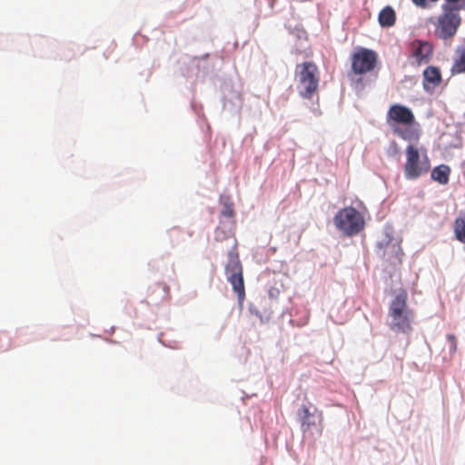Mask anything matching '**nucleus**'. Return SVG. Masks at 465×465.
I'll return each instance as SVG.
<instances>
[{
    "instance_id": "f257e3e1",
    "label": "nucleus",
    "mask_w": 465,
    "mask_h": 465,
    "mask_svg": "<svg viewBox=\"0 0 465 465\" xmlns=\"http://www.w3.org/2000/svg\"><path fill=\"white\" fill-rule=\"evenodd\" d=\"M387 124L392 130V133L405 141H418L420 132L413 128L415 116L412 111L402 104H392L386 114Z\"/></svg>"
},
{
    "instance_id": "f03ea898",
    "label": "nucleus",
    "mask_w": 465,
    "mask_h": 465,
    "mask_svg": "<svg viewBox=\"0 0 465 465\" xmlns=\"http://www.w3.org/2000/svg\"><path fill=\"white\" fill-rule=\"evenodd\" d=\"M408 293L401 289L395 295L389 306V316L391 320V329L397 332L409 333L411 331V323L414 313L408 307Z\"/></svg>"
},
{
    "instance_id": "7ed1b4c3",
    "label": "nucleus",
    "mask_w": 465,
    "mask_h": 465,
    "mask_svg": "<svg viewBox=\"0 0 465 465\" xmlns=\"http://www.w3.org/2000/svg\"><path fill=\"white\" fill-rule=\"evenodd\" d=\"M231 243V251L228 252V261L225 264V274L233 291L237 293L239 301L245 297L242 266L237 252V241L234 237H226Z\"/></svg>"
},
{
    "instance_id": "20e7f679",
    "label": "nucleus",
    "mask_w": 465,
    "mask_h": 465,
    "mask_svg": "<svg viewBox=\"0 0 465 465\" xmlns=\"http://www.w3.org/2000/svg\"><path fill=\"white\" fill-rule=\"evenodd\" d=\"M295 74L299 94L302 98L311 99L317 93L320 83V72L317 65L312 61L298 64Z\"/></svg>"
},
{
    "instance_id": "39448f33",
    "label": "nucleus",
    "mask_w": 465,
    "mask_h": 465,
    "mask_svg": "<svg viewBox=\"0 0 465 465\" xmlns=\"http://www.w3.org/2000/svg\"><path fill=\"white\" fill-rule=\"evenodd\" d=\"M405 156L404 174L407 179L416 180L430 171V161L426 150L420 152L413 144H409L405 149Z\"/></svg>"
},
{
    "instance_id": "423d86ee",
    "label": "nucleus",
    "mask_w": 465,
    "mask_h": 465,
    "mask_svg": "<svg viewBox=\"0 0 465 465\" xmlns=\"http://www.w3.org/2000/svg\"><path fill=\"white\" fill-rule=\"evenodd\" d=\"M458 8H450L449 5H442V13L434 23L435 35L443 40L451 39L461 24Z\"/></svg>"
},
{
    "instance_id": "0eeeda50",
    "label": "nucleus",
    "mask_w": 465,
    "mask_h": 465,
    "mask_svg": "<svg viewBox=\"0 0 465 465\" xmlns=\"http://www.w3.org/2000/svg\"><path fill=\"white\" fill-rule=\"evenodd\" d=\"M334 223L337 229L348 236L358 234L364 227L365 222L361 214L353 207L341 209L334 216Z\"/></svg>"
},
{
    "instance_id": "6e6552de",
    "label": "nucleus",
    "mask_w": 465,
    "mask_h": 465,
    "mask_svg": "<svg viewBox=\"0 0 465 465\" xmlns=\"http://www.w3.org/2000/svg\"><path fill=\"white\" fill-rule=\"evenodd\" d=\"M378 63L377 54L371 49L361 47L351 56V70L355 74L371 72Z\"/></svg>"
},
{
    "instance_id": "1a4fd4ad",
    "label": "nucleus",
    "mask_w": 465,
    "mask_h": 465,
    "mask_svg": "<svg viewBox=\"0 0 465 465\" xmlns=\"http://www.w3.org/2000/svg\"><path fill=\"white\" fill-rule=\"evenodd\" d=\"M298 418L301 422V428L303 432L310 430L316 426V420L321 423L322 421V412L314 408L311 411L306 405H302L298 411Z\"/></svg>"
},
{
    "instance_id": "9d476101",
    "label": "nucleus",
    "mask_w": 465,
    "mask_h": 465,
    "mask_svg": "<svg viewBox=\"0 0 465 465\" xmlns=\"http://www.w3.org/2000/svg\"><path fill=\"white\" fill-rule=\"evenodd\" d=\"M441 73L436 66H428L423 71L422 85L426 92L432 93L441 83Z\"/></svg>"
},
{
    "instance_id": "9b49d317",
    "label": "nucleus",
    "mask_w": 465,
    "mask_h": 465,
    "mask_svg": "<svg viewBox=\"0 0 465 465\" xmlns=\"http://www.w3.org/2000/svg\"><path fill=\"white\" fill-rule=\"evenodd\" d=\"M411 54L418 64L427 63L432 54V46L428 42L414 41L411 45Z\"/></svg>"
},
{
    "instance_id": "f8f14e48",
    "label": "nucleus",
    "mask_w": 465,
    "mask_h": 465,
    "mask_svg": "<svg viewBox=\"0 0 465 465\" xmlns=\"http://www.w3.org/2000/svg\"><path fill=\"white\" fill-rule=\"evenodd\" d=\"M450 72L451 74L465 73V40L455 49Z\"/></svg>"
},
{
    "instance_id": "ddd939ff",
    "label": "nucleus",
    "mask_w": 465,
    "mask_h": 465,
    "mask_svg": "<svg viewBox=\"0 0 465 465\" xmlns=\"http://www.w3.org/2000/svg\"><path fill=\"white\" fill-rule=\"evenodd\" d=\"M450 168L446 164H440L431 171V179L440 184H447L449 182Z\"/></svg>"
},
{
    "instance_id": "4468645a",
    "label": "nucleus",
    "mask_w": 465,
    "mask_h": 465,
    "mask_svg": "<svg viewBox=\"0 0 465 465\" xmlns=\"http://www.w3.org/2000/svg\"><path fill=\"white\" fill-rule=\"evenodd\" d=\"M395 20V12L391 6H386L379 14V23L381 26H392Z\"/></svg>"
},
{
    "instance_id": "2eb2a0df",
    "label": "nucleus",
    "mask_w": 465,
    "mask_h": 465,
    "mask_svg": "<svg viewBox=\"0 0 465 465\" xmlns=\"http://www.w3.org/2000/svg\"><path fill=\"white\" fill-rule=\"evenodd\" d=\"M454 233L458 241L465 243V213L455 219Z\"/></svg>"
},
{
    "instance_id": "dca6fc26",
    "label": "nucleus",
    "mask_w": 465,
    "mask_h": 465,
    "mask_svg": "<svg viewBox=\"0 0 465 465\" xmlns=\"http://www.w3.org/2000/svg\"><path fill=\"white\" fill-rule=\"evenodd\" d=\"M160 292V296L156 299H154L155 303H160L163 301L168 300L170 296V289L167 284L165 283H157L155 284L151 292L152 293H154L156 292Z\"/></svg>"
},
{
    "instance_id": "f3484780",
    "label": "nucleus",
    "mask_w": 465,
    "mask_h": 465,
    "mask_svg": "<svg viewBox=\"0 0 465 465\" xmlns=\"http://www.w3.org/2000/svg\"><path fill=\"white\" fill-rule=\"evenodd\" d=\"M221 214L227 218H232L234 215L233 205L229 201L224 202L223 209Z\"/></svg>"
},
{
    "instance_id": "a211bd4d",
    "label": "nucleus",
    "mask_w": 465,
    "mask_h": 465,
    "mask_svg": "<svg viewBox=\"0 0 465 465\" xmlns=\"http://www.w3.org/2000/svg\"><path fill=\"white\" fill-rule=\"evenodd\" d=\"M444 5H450V8L465 9V0H445Z\"/></svg>"
},
{
    "instance_id": "6ab92c4d",
    "label": "nucleus",
    "mask_w": 465,
    "mask_h": 465,
    "mask_svg": "<svg viewBox=\"0 0 465 465\" xmlns=\"http://www.w3.org/2000/svg\"><path fill=\"white\" fill-rule=\"evenodd\" d=\"M447 340L450 343V351L451 353H454L456 352L457 351V339L455 337L454 334H448L447 335Z\"/></svg>"
},
{
    "instance_id": "aec40b11",
    "label": "nucleus",
    "mask_w": 465,
    "mask_h": 465,
    "mask_svg": "<svg viewBox=\"0 0 465 465\" xmlns=\"http://www.w3.org/2000/svg\"><path fill=\"white\" fill-rule=\"evenodd\" d=\"M412 2L420 7L425 8L427 7V0H412Z\"/></svg>"
},
{
    "instance_id": "412c9836",
    "label": "nucleus",
    "mask_w": 465,
    "mask_h": 465,
    "mask_svg": "<svg viewBox=\"0 0 465 465\" xmlns=\"http://www.w3.org/2000/svg\"><path fill=\"white\" fill-rule=\"evenodd\" d=\"M391 147L393 149V151H394L395 153H398L399 148H398V144H397V143H396V142H392V143H391Z\"/></svg>"
}]
</instances>
